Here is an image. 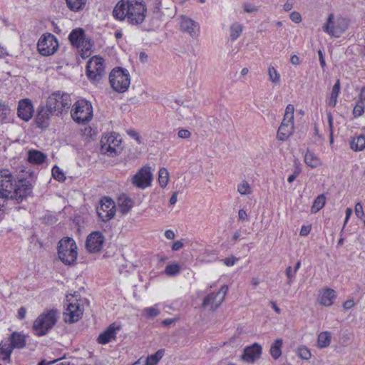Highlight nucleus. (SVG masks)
Listing matches in <instances>:
<instances>
[{
  "instance_id": "obj_8",
  "label": "nucleus",
  "mask_w": 365,
  "mask_h": 365,
  "mask_svg": "<svg viewBox=\"0 0 365 365\" xmlns=\"http://www.w3.org/2000/svg\"><path fill=\"white\" fill-rule=\"evenodd\" d=\"M349 21L341 16L334 17L330 14L326 23L323 25V31L334 37H339L348 28Z\"/></svg>"
},
{
  "instance_id": "obj_48",
  "label": "nucleus",
  "mask_w": 365,
  "mask_h": 365,
  "mask_svg": "<svg viewBox=\"0 0 365 365\" xmlns=\"http://www.w3.org/2000/svg\"><path fill=\"white\" fill-rule=\"evenodd\" d=\"M146 315L149 317H157L160 314V311L155 307H148L145 309Z\"/></svg>"
},
{
  "instance_id": "obj_33",
  "label": "nucleus",
  "mask_w": 365,
  "mask_h": 365,
  "mask_svg": "<svg viewBox=\"0 0 365 365\" xmlns=\"http://www.w3.org/2000/svg\"><path fill=\"white\" fill-rule=\"evenodd\" d=\"M243 31V26L238 22L233 23L230 27V37L232 41L237 40Z\"/></svg>"
},
{
  "instance_id": "obj_63",
  "label": "nucleus",
  "mask_w": 365,
  "mask_h": 365,
  "mask_svg": "<svg viewBox=\"0 0 365 365\" xmlns=\"http://www.w3.org/2000/svg\"><path fill=\"white\" fill-rule=\"evenodd\" d=\"M26 310L24 307H21L18 311V317L21 319H24L26 316Z\"/></svg>"
},
{
  "instance_id": "obj_47",
  "label": "nucleus",
  "mask_w": 365,
  "mask_h": 365,
  "mask_svg": "<svg viewBox=\"0 0 365 365\" xmlns=\"http://www.w3.org/2000/svg\"><path fill=\"white\" fill-rule=\"evenodd\" d=\"M238 261V258H237L235 256H231L230 257H227L225 259H222L221 262L227 267L233 266L236 264V262Z\"/></svg>"
},
{
  "instance_id": "obj_9",
  "label": "nucleus",
  "mask_w": 365,
  "mask_h": 365,
  "mask_svg": "<svg viewBox=\"0 0 365 365\" xmlns=\"http://www.w3.org/2000/svg\"><path fill=\"white\" fill-rule=\"evenodd\" d=\"M104 60L98 56L90 58L86 65V75L88 79L94 83H99L105 76Z\"/></svg>"
},
{
  "instance_id": "obj_18",
  "label": "nucleus",
  "mask_w": 365,
  "mask_h": 365,
  "mask_svg": "<svg viewBox=\"0 0 365 365\" xmlns=\"http://www.w3.org/2000/svg\"><path fill=\"white\" fill-rule=\"evenodd\" d=\"M83 315V309L78 303H70L68 304L66 312L64 313L66 322L72 324L78 322Z\"/></svg>"
},
{
  "instance_id": "obj_49",
  "label": "nucleus",
  "mask_w": 365,
  "mask_h": 365,
  "mask_svg": "<svg viewBox=\"0 0 365 365\" xmlns=\"http://www.w3.org/2000/svg\"><path fill=\"white\" fill-rule=\"evenodd\" d=\"M289 18L293 22L296 24H299L302 21V16L297 11L292 12L289 15Z\"/></svg>"
},
{
  "instance_id": "obj_53",
  "label": "nucleus",
  "mask_w": 365,
  "mask_h": 365,
  "mask_svg": "<svg viewBox=\"0 0 365 365\" xmlns=\"http://www.w3.org/2000/svg\"><path fill=\"white\" fill-rule=\"evenodd\" d=\"M128 134L130 137L134 138L139 144H140L142 143L141 140H140V136L138 134V133H137L136 131H135L133 130H128Z\"/></svg>"
},
{
  "instance_id": "obj_14",
  "label": "nucleus",
  "mask_w": 365,
  "mask_h": 365,
  "mask_svg": "<svg viewBox=\"0 0 365 365\" xmlns=\"http://www.w3.org/2000/svg\"><path fill=\"white\" fill-rule=\"evenodd\" d=\"M228 291V287L223 285L216 293L207 294L203 299L202 307L206 308L210 307L212 311H215L223 302Z\"/></svg>"
},
{
  "instance_id": "obj_20",
  "label": "nucleus",
  "mask_w": 365,
  "mask_h": 365,
  "mask_svg": "<svg viewBox=\"0 0 365 365\" xmlns=\"http://www.w3.org/2000/svg\"><path fill=\"white\" fill-rule=\"evenodd\" d=\"M34 108L31 101L29 99L21 100L18 106V116L25 121L31 118Z\"/></svg>"
},
{
  "instance_id": "obj_24",
  "label": "nucleus",
  "mask_w": 365,
  "mask_h": 365,
  "mask_svg": "<svg viewBox=\"0 0 365 365\" xmlns=\"http://www.w3.org/2000/svg\"><path fill=\"white\" fill-rule=\"evenodd\" d=\"M336 298L335 291L331 288H326L320 291L319 302L323 306L330 307L334 304Z\"/></svg>"
},
{
  "instance_id": "obj_46",
  "label": "nucleus",
  "mask_w": 365,
  "mask_h": 365,
  "mask_svg": "<svg viewBox=\"0 0 365 365\" xmlns=\"http://www.w3.org/2000/svg\"><path fill=\"white\" fill-rule=\"evenodd\" d=\"M294 108L292 104H288L285 109V113L284 116V119H285L287 122H291L294 120Z\"/></svg>"
},
{
  "instance_id": "obj_12",
  "label": "nucleus",
  "mask_w": 365,
  "mask_h": 365,
  "mask_svg": "<svg viewBox=\"0 0 365 365\" xmlns=\"http://www.w3.org/2000/svg\"><path fill=\"white\" fill-rule=\"evenodd\" d=\"M55 102L53 98H51V99H47L46 106H39L36 118L38 127L43 128L48 126L51 116L55 115L52 111V109L56 108L54 106L56 105Z\"/></svg>"
},
{
  "instance_id": "obj_64",
  "label": "nucleus",
  "mask_w": 365,
  "mask_h": 365,
  "mask_svg": "<svg viewBox=\"0 0 365 365\" xmlns=\"http://www.w3.org/2000/svg\"><path fill=\"white\" fill-rule=\"evenodd\" d=\"M176 322V319H165V320H163L162 322V324L164 325V326H170V324H173L174 322Z\"/></svg>"
},
{
  "instance_id": "obj_13",
  "label": "nucleus",
  "mask_w": 365,
  "mask_h": 365,
  "mask_svg": "<svg viewBox=\"0 0 365 365\" xmlns=\"http://www.w3.org/2000/svg\"><path fill=\"white\" fill-rule=\"evenodd\" d=\"M53 98L55 102V107L52 109V111L55 113L56 115L58 116L62 115L63 112H67L70 108L71 105V99L70 95L66 93H61V91H57L53 93L48 99Z\"/></svg>"
},
{
  "instance_id": "obj_5",
  "label": "nucleus",
  "mask_w": 365,
  "mask_h": 365,
  "mask_svg": "<svg viewBox=\"0 0 365 365\" xmlns=\"http://www.w3.org/2000/svg\"><path fill=\"white\" fill-rule=\"evenodd\" d=\"M72 119L78 124H86L93 118L91 103L86 100H78L73 106L71 110Z\"/></svg>"
},
{
  "instance_id": "obj_40",
  "label": "nucleus",
  "mask_w": 365,
  "mask_h": 365,
  "mask_svg": "<svg viewBox=\"0 0 365 365\" xmlns=\"http://www.w3.org/2000/svg\"><path fill=\"white\" fill-rule=\"evenodd\" d=\"M237 192L242 195H247L252 193V188L247 181L243 180L238 184Z\"/></svg>"
},
{
  "instance_id": "obj_50",
  "label": "nucleus",
  "mask_w": 365,
  "mask_h": 365,
  "mask_svg": "<svg viewBox=\"0 0 365 365\" xmlns=\"http://www.w3.org/2000/svg\"><path fill=\"white\" fill-rule=\"evenodd\" d=\"M300 173L301 169L299 168H296L293 171V173L288 177L287 181L289 183L293 182L295 180V179L299 176Z\"/></svg>"
},
{
  "instance_id": "obj_11",
  "label": "nucleus",
  "mask_w": 365,
  "mask_h": 365,
  "mask_svg": "<svg viewBox=\"0 0 365 365\" xmlns=\"http://www.w3.org/2000/svg\"><path fill=\"white\" fill-rule=\"evenodd\" d=\"M153 180V173L151 168L145 165L138 170V172L131 178L132 185L139 189L144 190L151 185Z\"/></svg>"
},
{
  "instance_id": "obj_62",
  "label": "nucleus",
  "mask_w": 365,
  "mask_h": 365,
  "mask_svg": "<svg viewBox=\"0 0 365 365\" xmlns=\"http://www.w3.org/2000/svg\"><path fill=\"white\" fill-rule=\"evenodd\" d=\"M290 61L294 66H297L300 63L299 58L297 55H292L290 58Z\"/></svg>"
},
{
  "instance_id": "obj_41",
  "label": "nucleus",
  "mask_w": 365,
  "mask_h": 365,
  "mask_svg": "<svg viewBox=\"0 0 365 365\" xmlns=\"http://www.w3.org/2000/svg\"><path fill=\"white\" fill-rule=\"evenodd\" d=\"M267 72L269 80L273 83L278 84L280 82V75L274 66H269Z\"/></svg>"
},
{
  "instance_id": "obj_3",
  "label": "nucleus",
  "mask_w": 365,
  "mask_h": 365,
  "mask_svg": "<svg viewBox=\"0 0 365 365\" xmlns=\"http://www.w3.org/2000/svg\"><path fill=\"white\" fill-rule=\"evenodd\" d=\"M58 319L57 311L48 310L40 314L34 322L33 330L36 336L46 335L56 324Z\"/></svg>"
},
{
  "instance_id": "obj_39",
  "label": "nucleus",
  "mask_w": 365,
  "mask_h": 365,
  "mask_svg": "<svg viewBox=\"0 0 365 365\" xmlns=\"http://www.w3.org/2000/svg\"><path fill=\"white\" fill-rule=\"evenodd\" d=\"M164 350L159 349L155 354L147 357L146 362L148 365H156L164 355Z\"/></svg>"
},
{
  "instance_id": "obj_54",
  "label": "nucleus",
  "mask_w": 365,
  "mask_h": 365,
  "mask_svg": "<svg viewBox=\"0 0 365 365\" xmlns=\"http://www.w3.org/2000/svg\"><path fill=\"white\" fill-rule=\"evenodd\" d=\"M312 230L311 225H303L300 230L301 236H307Z\"/></svg>"
},
{
  "instance_id": "obj_21",
  "label": "nucleus",
  "mask_w": 365,
  "mask_h": 365,
  "mask_svg": "<svg viewBox=\"0 0 365 365\" xmlns=\"http://www.w3.org/2000/svg\"><path fill=\"white\" fill-rule=\"evenodd\" d=\"M262 354V346L255 343L245 349L242 359L245 361L253 362L255 359L259 358Z\"/></svg>"
},
{
  "instance_id": "obj_38",
  "label": "nucleus",
  "mask_w": 365,
  "mask_h": 365,
  "mask_svg": "<svg viewBox=\"0 0 365 365\" xmlns=\"http://www.w3.org/2000/svg\"><path fill=\"white\" fill-rule=\"evenodd\" d=\"M169 181V173L165 168H161L158 173V182L161 187L167 186Z\"/></svg>"
},
{
  "instance_id": "obj_44",
  "label": "nucleus",
  "mask_w": 365,
  "mask_h": 365,
  "mask_svg": "<svg viewBox=\"0 0 365 365\" xmlns=\"http://www.w3.org/2000/svg\"><path fill=\"white\" fill-rule=\"evenodd\" d=\"M52 175L53 178L59 182H63L66 180V176L62 170L56 165L52 169Z\"/></svg>"
},
{
  "instance_id": "obj_45",
  "label": "nucleus",
  "mask_w": 365,
  "mask_h": 365,
  "mask_svg": "<svg viewBox=\"0 0 365 365\" xmlns=\"http://www.w3.org/2000/svg\"><path fill=\"white\" fill-rule=\"evenodd\" d=\"M297 354L301 359L304 360H309L312 356V354L309 349L306 346L299 347L297 350Z\"/></svg>"
},
{
  "instance_id": "obj_10",
  "label": "nucleus",
  "mask_w": 365,
  "mask_h": 365,
  "mask_svg": "<svg viewBox=\"0 0 365 365\" xmlns=\"http://www.w3.org/2000/svg\"><path fill=\"white\" fill-rule=\"evenodd\" d=\"M37 47L39 53L44 56L53 54L58 48V43L56 37L48 33L43 34L38 40Z\"/></svg>"
},
{
  "instance_id": "obj_6",
  "label": "nucleus",
  "mask_w": 365,
  "mask_h": 365,
  "mask_svg": "<svg viewBox=\"0 0 365 365\" xmlns=\"http://www.w3.org/2000/svg\"><path fill=\"white\" fill-rule=\"evenodd\" d=\"M109 82L114 91L124 93L128 89L130 84L129 72L122 68H115L109 75Z\"/></svg>"
},
{
  "instance_id": "obj_32",
  "label": "nucleus",
  "mask_w": 365,
  "mask_h": 365,
  "mask_svg": "<svg viewBox=\"0 0 365 365\" xmlns=\"http://www.w3.org/2000/svg\"><path fill=\"white\" fill-rule=\"evenodd\" d=\"M331 334L329 331H322L318 336L317 345L320 349L328 347L331 343Z\"/></svg>"
},
{
  "instance_id": "obj_16",
  "label": "nucleus",
  "mask_w": 365,
  "mask_h": 365,
  "mask_svg": "<svg viewBox=\"0 0 365 365\" xmlns=\"http://www.w3.org/2000/svg\"><path fill=\"white\" fill-rule=\"evenodd\" d=\"M121 140L114 134L103 137L101 140V152L108 156L113 157L116 154V147L119 146Z\"/></svg>"
},
{
  "instance_id": "obj_55",
  "label": "nucleus",
  "mask_w": 365,
  "mask_h": 365,
  "mask_svg": "<svg viewBox=\"0 0 365 365\" xmlns=\"http://www.w3.org/2000/svg\"><path fill=\"white\" fill-rule=\"evenodd\" d=\"M239 220L242 221H247L248 216L246 211L244 209H240L238 212Z\"/></svg>"
},
{
  "instance_id": "obj_29",
  "label": "nucleus",
  "mask_w": 365,
  "mask_h": 365,
  "mask_svg": "<svg viewBox=\"0 0 365 365\" xmlns=\"http://www.w3.org/2000/svg\"><path fill=\"white\" fill-rule=\"evenodd\" d=\"M11 344L13 346L14 348H24L26 344L24 335L17 332H14L11 335Z\"/></svg>"
},
{
  "instance_id": "obj_19",
  "label": "nucleus",
  "mask_w": 365,
  "mask_h": 365,
  "mask_svg": "<svg viewBox=\"0 0 365 365\" xmlns=\"http://www.w3.org/2000/svg\"><path fill=\"white\" fill-rule=\"evenodd\" d=\"M180 30L183 32H187L191 37H196L198 36L200 26L198 23L194 20L186 16H182Z\"/></svg>"
},
{
  "instance_id": "obj_37",
  "label": "nucleus",
  "mask_w": 365,
  "mask_h": 365,
  "mask_svg": "<svg viewBox=\"0 0 365 365\" xmlns=\"http://www.w3.org/2000/svg\"><path fill=\"white\" fill-rule=\"evenodd\" d=\"M14 348L11 343H5L0 344V353L4 355L2 357L3 361H10V356Z\"/></svg>"
},
{
  "instance_id": "obj_4",
  "label": "nucleus",
  "mask_w": 365,
  "mask_h": 365,
  "mask_svg": "<svg viewBox=\"0 0 365 365\" xmlns=\"http://www.w3.org/2000/svg\"><path fill=\"white\" fill-rule=\"evenodd\" d=\"M58 255L59 259L65 264H72L77 259V245L75 240L71 237L61 240L58 245Z\"/></svg>"
},
{
  "instance_id": "obj_43",
  "label": "nucleus",
  "mask_w": 365,
  "mask_h": 365,
  "mask_svg": "<svg viewBox=\"0 0 365 365\" xmlns=\"http://www.w3.org/2000/svg\"><path fill=\"white\" fill-rule=\"evenodd\" d=\"M180 266L178 264H168L165 269V273L168 276H175L180 272Z\"/></svg>"
},
{
  "instance_id": "obj_2",
  "label": "nucleus",
  "mask_w": 365,
  "mask_h": 365,
  "mask_svg": "<svg viewBox=\"0 0 365 365\" xmlns=\"http://www.w3.org/2000/svg\"><path fill=\"white\" fill-rule=\"evenodd\" d=\"M147 7L140 0H120L113 9V16L119 21L125 19L131 24H142L146 16Z\"/></svg>"
},
{
  "instance_id": "obj_7",
  "label": "nucleus",
  "mask_w": 365,
  "mask_h": 365,
  "mask_svg": "<svg viewBox=\"0 0 365 365\" xmlns=\"http://www.w3.org/2000/svg\"><path fill=\"white\" fill-rule=\"evenodd\" d=\"M68 39L72 46L76 47L81 52L83 58H86L91 54L92 44L89 39L86 38L85 31L83 29H73L68 36Z\"/></svg>"
},
{
  "instance_id": "obj_56",
  "label": "nucleus",
  "mask_w": 365,
  "mask_h": 365,
  "mask_svg": "<svg viewBox=\"0 0 365 365\" xmlns=\"http://www.w3.org/2000/svg\"><path fill=\"white\" fill-rule=\"evenodd\" d=\"M355 305L354 301L353 299H348L343 304V307L344 309H350Z\"/></svg>"
},
{
  "instance_id": "obj_60",
  "label": "nucleus",
  "mask_w": 365,
  "mask_h": 365,
  "mask_svg": "<svg viewBox=\"0 0 365 365\" xmlns=\"http://www.w3.org/2000/svg\"><path fill=\"white\" fill-rule=\"evenodd\" d=\"M355 212L357 216H360L364 213L362 205L360 203H357L355 206Z\"/></svg>"
},
{
  "instance_id": "obj_25",
  "label": "nucleus",
  "mask_w": 365,
  "mask_h": 365,
  "mask_svg": "<svg viewBox=\"0 0 365 365\" xmlns=\"http://www.w3.org/2000/svg\"><path fill=\"white\" fill-rule=\"evenodd\" d=\"M133 200L126 195L123 194L118 199V209L123 215L128 213L133 207Z\"/></svg>"
},
{
  "instance_id": "obj_31",
  "label": "nucleus",
  "mask_w": 365,
  "mask_h": 365,
  "mask_svg": "<svg viewBox=\"0 0 365 365\" xmlns=\"http://www.w3.org/2000/svg\"><path fill=\"white\" fill-rule=\"evenodd\" d=\"M304 162L311 168H317L321 165L319 158L313 152L309 150L304 155Z\"/></svg>"
},
{
  "instance_id": "obj_61",
  "label": "nucleus",
  "mask_w": 365,
  "mask_h": 365,
  "mask_svg": "<svg viewBox=\"0 0 365 365\" xmlns=\"http://www.w3.org/2000/svg\"><path fill=\"white\" fill-rule=\"evenodd\" d=\"M165 237L168 240H173L175 238V233L171 230H168L165 232Z\"/></svg>"
},
{
  "instance_id": "obj_51",
  "label": "nucleus",
  "mask_w": 365,
  "mask_h": 365,
  "mask_svg": "<svg viewBox=\"0 0 365 365\" xmlns=\"http://www.w3.org/2000/svg\"><path fill=\"white\" fill-rule=\"evenodd\" d=\"M178 135L182 139H187L191 136V133L186 129H181L178 131Z\"/></svg>"
},
{
  "instance_id": "obj_26",
  "label": "nucleus",
  "mask_w": 365,
  "mask_h": 365,
  "mask_svg": "<svg viewBox=\"0 0 365 365\" xmlns=\"http://www.w3.org/2000/svg\"><path fill=\"white\" fill-rule=\"evenodd\" d=\"M365 92V86H364L361 90V93L359 96V100L357 101L354 110H353V115L354 118L360 117L363 115L364 112L365 105V96H364V93Z\"/></svg>"
},
{
  "instance_id": "obj_58",
  "label": "nucleus",
  "mask_w": 365,
  "mask_h": 365,
  "mask_svg": "<svg viewBox=\"0 0 365 365\" xmlns=\"http://www.w3.org/2000/svg\"><path fill=\"white\" fill-rule=\"evenodd\" d=\"M184 244L182 240L175 241L172 246L173 250L177 251L183 247Z\"/></svg>"
},
{
  "instance_id": "obj_59",
  "label": "nucleus",
  "mask_w": 365,
  "mask_h": 365,
  "mask_svg": "<svg viewBox=\"0 0 365 365\" xmlns=\"http://www.w3.org/2000/svg\"><path fill=\"white\" fill-rule=\"evenodd\" d=\"M318 56H319V59L321 66L322 68H324L326 66V62H325L322 51L321 50H319L318 51Z\"/></svg>"
},
{
  "instance_id": "obj_35",
  "label": "nucleus",
  "mask_w": 365,
  "mask_h": 365,
  "mask_svg": "<svg viewBox=\"0 0 365 365\" xmlns=\"http://www.w3.org/2000/svg\"><path fill=\"white\" fill-rule=\"evenodd\" d=\"M68 7L73 11L82 10L86 6L87 0H66Z\"/></svg>"
},
{
  "instance_id": "obj_52",
  "label": "nucleus",
  "mask_w": 365,
  "mask_h": 365,
  "mask_svg": "<svg viewBox=\"0 0 365 365\" xmlns=\"http://www.w3.org/2000/svg\"><path fill=\"white\" fill-rule=\"evenodd\" d=\"M295 274L296 273H292V267L289 266L288 267L287 269H286V275L289 279L287 284H291V283L292 282L294 277H295Z\"/></svg>"
},
{
  "instance_id": "obj_15",
  "label": "nucleus",
  "mask_w": 365,
  "mask_h": 365,
  "mask_svg": "<svg viewBox=\"0 0 365 365\" xmlns=\"http://www.w3.org/2000/svg\"><path fill=\"white\" fill-rule=\"evenodd\" d=\"M96 212L102 221H109L115 215V202L110 197H103L100 202V205L96 208Z\"/></svg>"
},
{
  "instance_id": "obj_57",
  "label": "nucleus",
  "mask_w": 365,
  "mask_h": 365,
  "mask_svg": "<svg viewBox=\"0 0 365 365\" xmlns=\"http://www.w3.org/2000/svg\"><path fill=\"white\" fill-rule=\"evenodd\" d=\"M327 120H328L329 131H333L334 123H333V116H332V114L331 112L327 113Z\"/></svg>"
},
{
  "instance_id": "obj_34",
  "label": "nucleus",
  "mask_w": 365,
  "mask_h": 365,
  "mask_svg": "<svg viewBox=\"0 0 365 365\" xmlns=\"http://www.w3.org/2000/svg\"><path fill=\"white\" fill-rule=\"evenodd\" d=\"M282 339H277L274 341V342L272 344L270 347V354L274 359H277L282 354Z\"/></svg>"
},
{
  "instance_id": "obj_28",
  "label": "nucleus",
  "mask_w": 365,
  "mask_h": 365,
  "mask_svg": "<svg viewBox=\"0 0 365 365\" xmlns=\"http://www.w3.org/2000/svg\"><path fill=\"white\" fill-rule=\"evenodd\" d=\"M46 158V155L38 150H32L28 153V160L34 164H41L45 161Z\"/></svg>"
},
{
  "instance_id": "obj_1",
  "label": "nucleus",
  "mask_w": 365,
  "mask_h": 365,
  "mask_svg": "<svg viewBox=\"0 0 365 365\" xmlns=\"http://www.w3.org/2000/svg\"><path fill=\"white\" fill-rule=\"evenodd\" d=\"M31 192L26 180H17L8 169L0 170V208L9 199L22 201Z\"/></svg>"
},
{
  "instance_id": "obj_27",
  "label": "nucleus",
  "mask_w": 365,
  "mask_h": 365,
  "mask_svg": "<svg viewBox=\"0 0 365 365\" xmlns=\"http://www.w3.org/2000/svg\"><path fill=\"white\" fill-rule=\"evenodd\" d=\"M350 148L354 151H361L365 148V135L353 137L350 141Z\"/></svg>"
},
{
  "instance_id": "obj_23",
  "label": "nucleus",
  "mask_w": 365,
  "mask_h": 365,
  "mask_svg": "<svg viewBox=\"0 0 365 365\" xmlns=\"http://www.w3.org/2000/svg\"><path fill=\"white\" fill-rule=\"evenodd\" d=\"M119 327H115L114 324H110L103 332L100 334L97 341L100 344H106L116 336V331L119 330Z\"/></svg>"
},
{
  "instance_id": "obj_42",
  "label": "nucleus",
  "mask_w": 365,
  "mask_h": 365,
  "mask_svg": "<svg viewBox=\"0 0 365 365\" xmlns=\"http://www.w3.org/2000/svg\"><path fill=\"white\" fill-rule=\"evenodd\" d=\"M10 113L11 109L5 103L0 101V121L7 120Z\"/></svg>"
},
{
  "instance_id": "obj_22",
  "label": "nucleus",
  "mask_w": 365,
  "mask_h": 365,
  "mask_svg": "<svg viewBox=\"0 0 365 365\" xmlns=\"http://www.w3.org/2000/svg\"><path fill=\"white\" fill-rule=\"evenodd\" d=\"M293 130L294 122H287L283 119L278 128L277 138L279 140L284 141L292 134Z\"/></svg>"
},
{
  "instance_id": "obj_36",
  "label": "nucleus",
  "mask_w": 365,
  "mask_h": 365,
  "mask_svg": "<svg viewBox=\"0 0 365 365\" xmlns=\"http://www.w3.org/2000/svg\"><path fill=\"white\" fill-rule=\"evenodd\" d=\"M326 197L324 194L319 195L314 201L311 207V212L312 213H317L319 212L325 205Z\"/></svg>"
},
{
  "instance_id": "obj_17",
  "label": "nucleus",
  "mask_w": 365,
  "mask_h": 365,
  "mask_svg": "<svg viewBox=\"0 0 365 365\" xmlns=\"http://www.w3.org/2000/svg\"><path fill=\"white\" fill-rule=\"evenodd\" d=\"M104 240V236L101 232H91L88 235L86 241L87 250L91 253L99 252L103 247Z\"/></svg>"
},
{
  "instance_id": "obj_30",
  "label": "nucleus",
  "mask_w": 365,
  "mask_h": 365,
  "mask_svg": "<svg viewBox=\"0 0 365 365\" xmlns=\"http://www.w3.org/2000/svg\"><path fill=\"white\" fill-rule=\"evenodd\" d=\"M340 92V81L337 79L335 84L334 85L331 91L330 98L328 101V106L334 108L337 103V98Z\"/></svg>"
}]
</instances>
